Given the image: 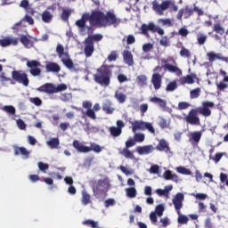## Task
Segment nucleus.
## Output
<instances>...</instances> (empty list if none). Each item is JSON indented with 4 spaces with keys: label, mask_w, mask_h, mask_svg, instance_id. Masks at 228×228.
Returning <instances> with one entry per match:
<instances>
[{
    "label": "nucleus",
    "mask_w": 228,
    "mask_h": 228,
    "mask_svg": "<svg viewBox=\"0 0 228 228\" xmlns=\"http://www.w3.org/2000/svg\"><path fill=\"white\" fill-rule=\"evenodd\" d=\"M165 212V206L163 204H159L155 208V212L157 216H163V213Z\"/></svg>",
    "instance_id": "48"
},
{
    "label": "nucleus",
    "mask_w": 228,
    "mask_h": 228,
    "mask_svg": "<svg viewBox=\"0 0 228 228\" xmlns=\"http://www.w3.org/2000/svg\"><path fill=\"white\" fill-rule=\"evenodd\" d=\"M109 186L110 182H108V179H100L98 181L93 182L92 191L94 197H96V199H99V196L106 195L108 193Z\"/></svg>",
    "instance_id": "6"
},
{
    "label": "nucleus",
    "mask_w": 228,
    "mask_h": 228,
    "mask_svg": "<svg viewBox=\"0 0 228 228\" xmlns=\"http://www.w3.org/2000/svg\"><path fill=\"white\" fill-rule=\"evenodd\" d=\"M83 108L86 110V115L88 117V118H91V120H96L97 115L95 114V111L92 109V102L85 101L82 103Z\"/></svg>",
    "instance_id": "17"
},
{
    "label": "nucleus",
    "mask_w": 228,
    "mask_h": 228,
    "mask_svg": "<svg viewBox=\"0 0 228 228\" xmlns=\"http://www.w3.org/2000/svg\"><path fill=\"white\" fill-rule=\"evenodd\" d=\"M132 131L133 133H136V131H149L151 134H156V129H154L152 123L144 121H134L132 123Z\"/></svg>",
    "instance_id": "9"
},
{
    "label": "nucleus",
    "mask_w": 228,
    "mask_h": 228,
    "mask_svg": "<svg viewBox=\"0 0 228 228\" xmlns=\"http://www.w3.org/2000/svg\"><path fill=\"white\" fill-rule=\"evenodd\" d=\"M96 72L93 75L94 81L101 86H110L111 77H113V65L102 64L96 69Z\"/></svg>",
    "instance_id": "2"
},
{
    "label": "nucleus",
    "mask_w": 228,
    "mask_h": 228,
    "mask_svg": "<svg viewBox=\"0 0 228 228\" xmlns=\"http://www.w3.org/2000/svg\"><path fill=\"white\" fill-rule=\"evenodd\" d=\"M46 71L47 72H58V64L56 63H48L45 66Z\"/></svg>",
    "instance_id": "42"
},
{
    "label": "nucleus",
    "mask_w": 228,
    "mask_h": 228,
    "mask_svg": "<svg viewBox=\"0 0 228 228\" xmlns=\"http://www.w3.org/2000/svg\"><path fill=\"white\" fill-rule=\"evenodd\" d=\"M194 12H195L194 9L186 6V7L183 9L184 19H190V17H191V15H193Z\"/></svg>",
    "instance_id": "49"
},
{
    "label": "nucleus",
    "mask_w": 228,
    "mask_h": 228,
    "mask_svg": "<svg viewBox=\"0 0 228 228\" xmlns=\"http://www.w3.org/2000/svg\"><path fill=\"white\" fill-rule=\"evenodd\" d=\"M213 30L221 36L224 35V33H225V29L224 28V27H222V25H220V23L215 24Z\"/></svg>",
    "instance_id": "45"
},
{
    "label": "nucleus",
    "mask_w": 228,
    "mask_h": 228,
    "mask_svg": "<svg viewBox=\"0 0 228 228\" xmlns=\"http://www.w3.org/2000/svg\"><path fill=\"white\" fill-rule=\"evenodd\" d=\"M19 44V39L13 37H6L4 39H0V45L2 47H8V45H17Z\"/></svg>",
    "instance_id": "27"
},
{
    "label": "nucleus",
    "mask_w": 228,
    "mask_h": 228,
    "mask_svg": "<svg viewBox=\"0 0 228 228\" xmlns=\"http://www.w3.org/2000/svg\"><path fill=\"white\" fill-rule=\"evenodd\" d=\"M83 225H87V227H92V228H99V222L94 221V220H86L83 221Z\"/></svg>",
    "instance_id": "38"
},
{
    "label": "nucleus",
    "mask_w": 228,
    "mask_h": 228,
    "mask_svg": "<svg viewBox=\"0 0 228 228\" xmlns=\"http://www.w3.org/2000/svg\"><path fill=\"white\" fill-rule=\"evenodd\" d=\"M73 147L74 149H76V151H77V152H81L83 154H86L88 152H92V151H94V152H102V148L101 147V145L95 143V142H92L91 146H86L83 145V143H81L79 141L75 140L73 141Z\"/></svg>",
    "instance_id": "8"
},
{
    "label": "nucleus",
    "mask_w": 228,
    "mask_h": 228,
    "mask_svg": "<svg viewBox=\"0 0 228 228\" xmlns=\"http://www.w3.org/2000/svg\"><path fill=\"white\" fill-rule=\"evenodd\" d=\"M12 79L17 83H20V85H23V86H29V78H28V73L22 70L12 71Z\"/></svg>",
    "instance_id": "12"
},
{
    "label": "nucleus",
    "mask_w": 228,
    "mask_h": 228,
    "mask_svg": "<svg viewBox=\"0 0 228 228\" xmlns=\"http://www.w3.org/2000/svg\"><path fill=\"white\" fill-rule=\"evenodd\" d=\"M72 12L69 9H63L62 13L61 15V19H62V20L67 21L69 20V17H70Z\"/></svg>",
    "instance_id": "47"
},
{
    "label": "nucleus",
    "mask_w": 228,
    "mask_h": 228,
    "mask_svg": "<svg viewBox=\"0 0 228 228\" xmlns=\"http://www.w3.org/2000/svg\"><path fill=\"white\" fill-rule=\"evenodd\" d=\"M109 132L110 133V136L114 138H118L120 134H122V130L120 128H117V126L109 127Z\"/></svg>",
    "instance_id": "33"
},
{
    "label": "nucleus",
    "mask_w": 228,
    "mask_h": 228,
    "mask_svg": "<svg viewBox=\"0 0 228 228\" xmlns=\"http://www.w3.org/2000/svg\"><path fill=\"white\" fill-rule=\"evenodd\" d=\"M20 7L23 8L27 12H29V1H28V0H21V2L20 3Z\"/></svg>",
    "instance_id": "60"
},
{
    "label": "nucleus",
    "mask_w": 228,
    "mask_h": 228,
    "mask_svg": "<svg viewBox=\"0 0 228 228\" xmlns=\"http://www.w3.org/2000/svg\"><path fill=\"white\" fill-rule=\"evenodd\" d=\"M163 176H164V179H166V181L177 182L179 179V176H177V175H175V174H172V171H170V170L165 171L163 174Z\"/></svg>",
    "instance_id": "30"
},
{
    "label": "nucleus",
    "mask_w": 228,
    "mask_h": 228,
    "mask_svg": "<svg viewBox=\"0 0 228 228\" xmlns=\"http://www.w3.org/2000/svg\"><path fill=\"white\" fill-rule=\"evenodd\" d=\"M207 56L208 58V61H210V63H213V61H216V60H221V61H228V58L227 57H224L222 55V53H215V52H209L207 53Z\"/></svg>",
    "instance_id": "22"
},
{
    "label": "nucleus",
    "mask_w": 228,
    "mask_h": 228,
    "mask_svg": "<svg viewBox=\"0 0 228 228\" xmlns=\"http://www.w3.org/2000/svg\"><path fill=\"white\" fill-rule=\"evenodd\" d=\"M179 216H178V224H181L182 225H184L186 224H188L189 222V218L188 216H184V215H181V214H178Z\"/></svg>",
    "instance_id": "54"
},
{
    "label": "nucleus",
    "mask_w": 228,
    "mask_h": 228,
    "mask_svg": "<svg viewBox=\"0 0 228 228\" xmlns=\"http://www.w3.org/2000/svg\"><path fill=\"white\" fill-rule=\"evenodd\" d=\"M170 8L171 12H177L179 7L175 4L174 0H165L159 4L157 0L152 2V10L158 13V15H163L164 12Z\"/></svg>",
    "instance_id": "5"
},
{
    "label": "nucleus",
    "mask_w": 228,
    "mask_h": 228,
    "mask_svg": "<svg viewBox=\"0 0 228 228\" xmlns=\"http://www.w3.org/2000/svg\"><path fill=\"white\" fill-rule=\"evenodd\" d=\"M159 24H161V26H167V28H172V20L168 18L167 19H159L158 20Z\"/></svg>",
    "instance_id": "44"
},
{
    "label": "nucleus",
    "mask_w": 228,
    "mask_h": 228,
    "mask_svg": "<svg viewBox=\"0 0 228 228\" xmlns=\"http://www.w3.org/2000/svg\"><path fill=\"white\" fill-rule=\"evenodd\" d=\"M94 15H95L94 11L92 12L91 14L86 12L82 15L80 20L76 21L75 24L78 28L79 31L83 32L85 31V28H86L88 35H92V33H94L92 27L86 26V22H88V20L91 26H96L95 18H94Z\"/></svg>",
    "instance_id": "4"
},
{
    "label": "nucleus",
    "mask_w": 228,
    "mask_h": 228,
    "mask_svg": "<svg viewBox=\"0 0 228 228\" xmlns=\"http://www.w3.org/2000/svg\"><path fill=\"white\" fill-rule=\"evenodd\" d=\"M17 126H18L19 129H20L21 131H25V129H26V123L24 122V120L18 119L17 120Z\"/></svg>",
    "instance_id": "61"
},
{
    "label": "nucleus",
    "mask_w": 228,
    "mask_h": 228,
    "mask_svg": "<svg viewBox=\"0 0 228 228\" xmlns=\"http://www.w3.org/2000/svg\"><path fill=\"white\" fill-rule=\"evenodd\" d=\"M102 111L106 112L107 115L113 114V111H115V109L111 107V103L110 102H105L102 104Z\"/></svg>",
    "instance_id": "34"
},
{
    "label": "nucleus",
    "mask_w": 228,
    "mask_h": 228,
    "mask_svg": "<svg viewBox=\"0 0 228 228\" xmlns=\"http://www.w3.org/2000/svg\"><path fill=\"white\" fill-rule=\"evenodd\" d=\"M197 42L199 45H204L206 42H208V36L204 35L203 33H200L197 35Z\"/></svg>",
    "instance_id": "36"
},
{
    "label": "nucleus",
    "mask_w": 228,
    "mask_h": 228,
    "mask_svg": "<svg viewBox=\"0 0 228 228\" xmlns=\"http://www.w3.org/2000/svg\"><path fill=\"white\" fill-rule=\"evenodd\" d=\"M149 31H151V33H159V35L163 36L165 35V30L163 28L156 26L153 22H150L148 25L143 23L141 26V33L142 35H144V37H147L149 38Z\"/></svg>",
    "instance_id": "10"
},
{
    "label": "nucleus",
    "mask_w": 228,
    "mask_h": 228,
    "mask_svg": "<svg viewBox=\"0 0 228 228\" xmlns=\"http://www.w3.org/2000/svg\"><path fill=\"white\" fill-rule=\"evenodd\" d=\"M195 79H197V74L191 73V75L182 77L180 78V84L181 85H193V83H195Z\"/></svg>",
    "instance_id": "26"
},
{
    "label": "nucleus",
    "mask_w": 228,
    "mask_h": 228,
    "mask_svg": "<svg viewBox=\"0 0 228 228\" xmlns=\"http://www.w3.org/2000/svg\"><path fill=\"white\" fill-rule=\"evenodd\" d=\"M20 42L25 47H33V42H31V40H29L26 36L20 37Z\"/></svg>",
    "instance_id": "39"
},
{
    "label": "nucleus",
    "mask_w": 228,
    "mask_h": 228,
    "mask_svg": "<svg viewBox=\"0 0 228 228\" xmlns=\"http://www.w3.org/2000/svg\"><path fill=\"white\" fill-rule=\"evenodd\" d=\"M3 110L5 113H9V115H15V107L12 105L4 106Z\"/></svg>",
    "instance_id": "52"
},
{
    "label": "nucleus",
    "mask_w": 228,
    "mask_h": 228,
    "mask_svg": "<svg viewBox=\"0 0 228 228\" xmlns=\"http://www.w3.org/2000/svg\"><path fill=\"white\" fill-rule=\"evenodd\" d=\"M84 53L86 54V58H90L94 54V51H95V48L94 47V42H92L90 39L86 38L84 41Z\"/></svg>",
    "instance_id": "18"
},
{
    "label": "nucleus",
    "mask_w": 228,
    "mask_h": 228,
    "mask_svg": "<svg viewBox=\"0 0 228 228\" xmlns=\"http://www.w3.org/2000/svg\"><path fill=\"white\" fill-rule=\"evenodd\" d=\"M177 88V82L175 80L171 81L166 87L167 92H174Z\"/></svg>",
    "instance_id": "46"
},
{
    "label": "nucleus",
    "mask_w": 228,
    "mask_h": 228,
    "mask_svg": "<svg viewBox=\"0 0 228 228\" xmlns=\"http://www.w3.org/2000/svg\"><path fill=\"white\" fill-rule=\"evenodd\" d=\"M191 99H198L200 97V88L197 87L190 92Z\"/></svg>",
    "instance_id": "50"
},
{
    "label": "nucleus",
    "mask_w": 228,
    "mask_h": 228,
    "mask_svg": "<svg viewBox=\"0 0 228 228\" xmlns=\"http://www.w3.org/2000/svg\"><path fill=\"white\" fill-rule=\"evenodd\" d=\"M86 39L91 40L92 42H94H94H101V40H102V35L95 34V35L87 37Z\"/></svg>",
    "instance_id": "51"
},
{
    "label": "nucleus",
    "mask_w": 228,
    "mask_h": 228,
    "mask_svg": "<svg viewBox=\"0 0 228 228\" xmlns=\"http://www.w3.org/2000/svg\"><path fill=\"white\" fill-rule=\"evenodd\" d=\"M14 149V156H23V158H25V159H28V158H29V151H28V149L24 148V147H19L17 145L13 146Z\"/></svg>",
    "instance_id": "23"
},
{
    "label": "nucleus",
    "mask_w": 228,
    "mask_h": 228,
    "mask_svg": "<svg viewBox=\"0 0 228 228\" xmlns=\"http://www.w3.org/2000/svg\"><path fill=\"white\" fill-rule=\"evenodd\" d=\"M27 67L30 69V74L32 76H40L42 74V69H40L38 67H40V62L37 61H28L27 62Z\"/></svg>",
    "instance_id": "16"
},
{
    "label": "nucleus",
    "mask_w": 228,
    "mask_h": 228,
    "mask_svg": "<svg viewBox=\"0 0 228 228\" xmlns=\"http://www.w3.org/2000/svg\"><path fill=\"white\" fill-rule=\"evenodd\" d=\"M161 83H163V76L159 73H153L151 76V84L155 90L161 88Z\"/></svg>",
    "instance_id": "20"
},
{
    "label": "nucleus",
    "mask_w": 228,
    "mask_h": 228,
    "mask_svg": "<svg viewBox=\"0 0 228 228\" xmlns=\"http://www.w3.org/2000/svg\"><path fill=\"white\" fill-rule=\"evenodd\" d=\"M184 200V194L178 192L175 198L173 199V204L175 206V209L178 215L181 213V209H183V201Z\"/></svg>",
    "instance_id": "15"
},
{
    "label": "nucleus",
    "mask_w": 228,
    "mask_h": 228,
    "mask_svg": "<svg viewBox=\"0 0 228 228\" xmlns=\"http://www.w3.org/2000/svg\"><path fill=\"white\" fill-rule=\"evenodd\" d=\"M119 154H121V156H124V158H126V159H134V154H133L132 151H129V148H124L119 151Z\"/></svg>",
    "instance_id": "31"
},
{
    "label": "nucleus",
    "mask_w": 228,
    "mask_h": 228,
    "mask_svg": "<svg viewBox=\"0 0 228 228\" xmlns=\"http://www.w3.org/2000/svg\"><path fill=\"white\" fill-rule=\"evenodd\" d=\"M172 190V185L166 187L164 190L157 189L156 193L159 194V197H168V191Z\"/></svg>",
    "instance_id": "35"
},
{
    "label": "nucleus",
    "mask_w": 228,
    "mask_h": 228,
    "mask_svg": "<svg viewBox=\"0 0 228 228\" xmlns=\"http://www.w3.org/2000/svg\"><path fill=\"white\" fill-rule=\"evenodd\" d=\"M228 88V84L225 83L224 80L216 83V89L217 92H224Z\"/></svg>",
    "instance_id": "41"
},
{
    "label": "nucleus",
    "mask_w": 228,
    "mask_h": 228,
    "mask_svg": "<svg viewBox=\"0 0 228 228\" xmlns=\"http://www.w3.org/2000/svg\"><path fill=\"white\" fill-rule=\"evenodd\" d=\"M109 61H117V52L112 51L110 54L108 55Z\"/></svg>",
    "instance_id": "62"
},
{
    "label": "nucleus",
    "mask_w": 228,
    "mask_h": 228,
    "mask_svg": "<svg viewBox=\"0 0 228 228\" xmlns=\"http://www.w3.org/2000/svg\"><path fill=\"white\" fill-rule=\"evenodd\" d=\"M37 167H38L39 170H41V172L45 173V170H49V164H45L44 162H38Z\"/></svg>",
    "instance_id": "59"
},
{
    "label": "nucleus",
    "mask_w": 228,
    "mask_h": 228,
    "mask_svg": "<svg viewBox=\"0 0 228 228\" xmlns=\"http://www.w3.org/2000/svg\"><path fill=\"white\" fill-rule=\"evenodd\" d=\"M184 122L189 126H200V118H199V110L191 109L183 118Z\"/></svg>",
    "instance_id": "11"
},
{
    "label": "nucleus",
    "mask_w": 228,
    "mask_h": 228,
    "mask_svg": "<svg viewBox=\"0 0 228 228\" xmlns=\"http://www.w3.org/2000/svg\"><path fill=\"white\" fill-rule=\"evenodd\" d=\"M136 152L140 156L151 154V152H154V146H152V144L145 145V146H138L136 148Z\"/></svg>",
    "instance_id": "21"
},
{
    "label": "nucleus",
    "mask_w": 228,
    "mask_h": 228,
    "mask_svg": "<svg viewBox=\"0 0 228 228\" xmlns=\"http://www.w3.org/2000/svg\"><path fill=\"white\" fill-rule=\"evenodd\" d=\"M213 108H215V102L204 101L201 103V107H198L196 110L202 117H211V110H213Z\"/></svg>",
    "instance_id": "13"
},
{
    "label": "nucleus",
    "mask_w": 228,
    "mask_h": 228,
    "mask_svg": "<svg viewBox=\"0 0 228 228\" xmlns=\"http://www.w3.org/2000/svg\"><path fill=\"white\" fill-rule=\"evenodd\" d=\"M147 76L145 75H139L136 77V83L139 86H141L142 88H143V86H147Z\"/></svg>",
    "instance_id": "32"
},
{
    "label": "nucleus",
    "mask_w": 228,
    "mask_h": 228,
    "mask_svg": "<svg viewBox=\"0 0 228 228\" xmlns=\"http://www.w3.org/2000/svg\"><path fill=\"white\" fill-rule=\"evenodd\" d=\"M150 174H159V166L153 165L150 168Z\"/></svg>",
    "instance_id": "64"
},
{
    "label": "nucleus",
    "mask_w": 228,
    "mask_h": 228,
    "mask_svg": "<svg viewBox=\"0 0 228 228\" xmlns=\"http://www.w3.org/2000/svg\"><path fill=\"white\" fill-rule=\"evenodd\" d=\"M177 172H179V174H183V175H191V172L186 167H178Z\"/></svg>",
    "instance_id": "58"
},
{
    "label": "nucleus",
    "mask_w": 228,
    "mask_h": 228,
    "mask_svg": "<svg viewBox=\"0 0 228 228\" xmlns=\"http://www.w3.org/2000/svg\"><path fill=\"white\" fill-rule=\"evenodd\" d=\"M202 138V131H194L189 134V142L191 145H199Z\"/></svg>",
    "instance_id": "19"
},
{
    "label": "nucleus",
    "mask_w": 228,
    "mask_h": 228,
    "mask_svg": "<svg viewBox=\"0 0 228 228\" xmlns=\"http://www.w3.org/2000/svg\"><path fill=\"white\" fill-rule=\"evenodd\" d=\"M37 90V92H41L42 94H47L48 95H53V94H58V86L51 83H46L38 87Z\"/></svg>",
    "instance_id": "14"
},
{
    "label": "nucleus",
    "mask_w": 228,
    "mask_h": 228,
    "mask_svg": "<svg viewBox=\"0 0 228 228\" xmlns=\"http://www.w3.org/2000/svg\"><path fill=\"white\" fill-rule=\"evenodd\" d=\"M46 145L50 147V149H58V138H52L46 142Z\"/></svg>",
    "instance_id": "40"
},
{
    "label": "nucleus",
    "mask_w": 228,
    "mask_h": 228,
    "mask_svg": "<svg viewBox=\"0 0 228 228\" xmlns=\"http://www.w3.org/2000/svg\"><path fill=\"white\" fill-rule=\"evenodd\" d=\"M152 49H154V45H152V44H151V43H147L142 45L143 53H151V51H152Z\"/></svg>",
    "instance_id": "56"
},
{
    "label": "nucleus",
    "mask_w": 228,
    "mask_h": 228,
    "mask_svg": "<svg viewBox=\"0 0 228 228\" xmlns=\"http://www.w3.org/2000/svg\"><path fill=\"white\" fill-rule=\"evenodd\" d=\"M81 202L83 206H88V204H92V196L86 192V191H82Z\"/></svg>",
    "instance_id": "29"
},
{
    "label": "nucleus",
    "mask_w": 228,
    "mask_h": 228,
    "mask_svg": "<svg viewBox=\"0 0 228 228\" xmlns=\"http://www.w3.org/2000/svg\"><path fill=\"white\" fill-rule=\"evenodd\" d=\"M58 56L66 69H69V70H76V65L72 59H70L69 50H65L61 45H58Z\"/></svg>",
    "instance_id": "7"
},
{
    "label": "nucleus",
    "mask_w": 228,
    "mask_h": 228,
    "mask_svg": "<svg viewBox=\"0 0 228 228\" xmlns=\"http://www.w3.org/2000/svg\"><path fill=\"white\" fill-rule=\"evenodd\" d=\"M190 104L187 102H180L178 103V110H188Z\"/></svg>",
    "instance_id": "63"
},
{
    "label": "nucleus",
    "mask_w": 228,
    "mask_h": 228,
    "mask_svg": "<svg viewBox=\"0 0 228 228\" xmlns=\"http://www.w3.org/2000/svg\"><path fill=\"white\" fill-rule=\"evenodd\" d=\"M43 22L49 23L53 20V14L49 11H45L42 14Z\"/></svg>",
    "instance_id": "37"
},
{
    "label": "nucleus",
    "mask_w": 228,
    "mask_h": 228,
    "mask_svg": "<svg viewBox=\"0 0 228 228\" xmlns=\"http://www.w3.org/2000/svg\"><path fill=\"white\" fill-rule=\"evenodd\" d=\"M155 149L156 151H159V152H170V145L165 139H160Z\"/></svg>",
    "instance_id": "24"
},
{
    "label": "nucleus",
    "mask_w": 228,
    "mask_h": 228,
    "mask_svg": "<svg viewBox=\"0 0 228 228\" xmlns=\"http://www.w3.org/2000/svg\"><path fill=\"white\" fill-rule=\"evenodd\" d=\"M159 126L161 129H167L169 125L168 122H167V119H165V118H161L159 122Z\"/></svg>",
    "instance_id": "57"
},
{
    "label": "nucleus",
    "mask_w": 228,
    "mask_h": 228,
    "mask_svg": "<svg viewBox=\"0 0 228 228\" xmlns=\"http://www.w3.org/2000/svg\"><path fill=\"white\" fill-rule=\"evenodd\" d=\"M180 56H183L184 58H190L191 56V53H190V50L183 46L180 51Z\"/></svg>",
    "instance_id": "55"
},
{
    "label": "nucleus",
    "mask_w": 228,
    "mask_h": 228,
    "mask_svg": "<svg viewBox=\"0 0 228 228\" xmlns=\"http://www.w3.org/2000/svg\"><path fill=\"white\" fill-rule=\"evenodd\" d=\"M120 90H122V87H119L115 92L114 97L120 104H124V102H126V101L127 100V96Z\"/></svg>",
    "instance_id": "28"
},
{
    "label": "nucleus",
    "mask_w": 228,
    "mask_h": 228,
    "mask_svg": "<svg viewBox=\"0 0 228 228\" xmlns=\"http://www.w3.org/2000/svg\"><path fill=\"white\" fill-rule=\"evenodd\" d=\"M123 60L126 65H128V67H133V65H134V59H133V53L128 50H125L123 52Z\"/></svg>",
    "instance_id": "25"
},
{
    "label": "nucleus",
    "mask_w": 228,
    "mask_h": 228,
    "mask_svg": "<svg viewBox=\"0 0 228 228\" xmlns=\"http://www.w3.org/2000/svg\"><path fill=\"white\" fill-rule=\"evenodd\" d=\"M134 141L137 142V143H142V142L145 141V134H135L134 135Z\"/></svg>",
    "instance_id": "53"
},
{
    "label": "nucleus",
    "mask_w": 228,
    "mask_h": 228,
    "mask_svg": "<svg viewBox=\"0 0 228 228\" xmlns=\"http://www.w3.org/2000/svg\"><path fill=\"white\" fill-rule=\"evenodd\" d=\"M161 64L163 65L162 67L157 66L155 67L153 71L161 72V70L165 69V70H167L168 72H171L173 74H176V76H183V70L179 69V67L177 66V61H175V59H174V57L161 59Z\"/></svg>",
    "instance_id": "3"
},
{
    "label": "nucleus",
    "mask_w": 228,
    "mask_h": 228,
    "mask_svg": "<svg viewBox=\"0 0 228 228\" xmlns=\"http://www.w3.org/2000/svg\"><path fill=\"white\" fill-rule=\"evenodd\" d=\"M126 196H128L130 199H134L136 197V188L130 187L126 189Z\"/></svg>",
    "instance_id": "43"
},
{
    "label": "nucleus",
    "mask_w": 228,
    "mask_h": 228,
    "mask_svg": "<svg viewBox=\"0 0 228 228\" xmlns=\"http://www.w3.org/2000/svg\"><path fill=\"white\" fill-rule=\"evenodd\" d=\"M93 18L95 20L96 26H100L101 28H108V26L117 28L121 22L120 19L117 18V15L111 12H107L105 14L102 11H94Z\"/></svg>",
    "instance_id": "1"
}]
</instances>
